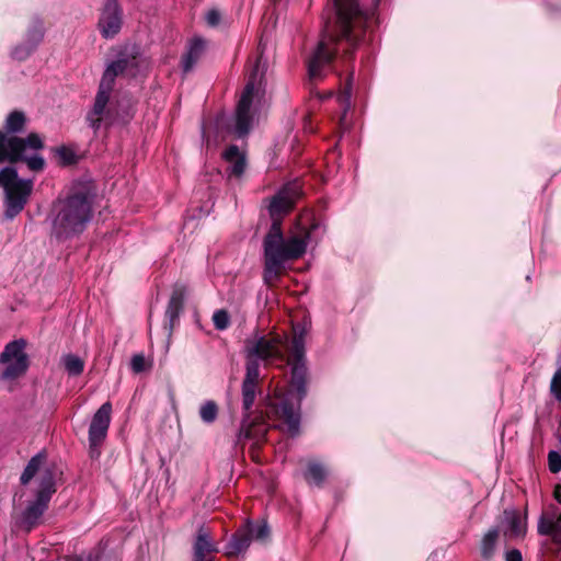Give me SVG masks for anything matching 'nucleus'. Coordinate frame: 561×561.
<instances>
[{
  "mask_svg": "<svg viewBox=\"0 0 561 561\" xmlns=\"http://www.w3.org/2000/svg\"><path fill=\"white\" fill-rule=\"evenodd\" d=\"M554 499L561 504V485L556 486Z\"/></svg>",
  "mask_w": 561,
  "mask_h": 561,
  "instance_id": "40",
  "label": "nucleus"
},
{
  "mask_svg": "<svg viewBox=\"0 0 561 561\" xmlns=\"http://www.w3.org/2000/svg\"><path fill=\"white\" fill-rule=\"evenodd\" d=\"M218 415V405L214 401H206L199 408V416L204 423L215 422Z\"/></svg>",
  "mask_w": 561,
  "mask_h": 561,
  "instance_id": "25",
  "label": "nucleus"
},
{
  "mask_svg": "<svg viewBox=\"0 0 561 561\" xmlns=\"http://www.w3.org/2000/svg\"><path fill=\"white\" fill-rule=\"evenodd\" d=\"M224 160L228 163L229 176L240 178L245 170V156L237 146L228 147L222 153Z\"/></svg>",
  "mask_w": 561,
  "mask_h": 561,
  "instance_id": "19",
  "label": "nucleus"
},
{
  "mask_svg": "<svg viewBox=\"0 0 561 561\" xmlns=\"http://www.w3.org/2000/svg\"><path fill=\"white\" fill-rule=\"evenodd\" d=\"M251 541L252 540H251L248 531L245 530V528L243 530L237 533L232 537L230 542L227 545V548H226L227 556H238V554L244 552L249 548Z\"/></svg>",
  "mask_w": 561,
  "mask_h": 561,
  "instance_id": "20",
  "label": "nucleus"
},
{
  "mask_svg": "<svg viewBox=\"0 0 561 561\" xmlns=\"http://www.w3.org/2000/svg\"><path fill=\"white\" fill-rule=\"evenodd\" d=\"M25 115L22 112H12L5 121L8 133L0 131V163L4 161H25L32 171H42L45 161L37 151L43 147V141L37 134H30L26 138H20L11 133L22 131L25 125Z\"/></svg>",
  "mask_w": 561,
  "mask_h": 561,
  "instance_id": "4",
  "label": "nucleus"
},
{
  "mask_svg": "<svg viewBox=\"0 0 561 561\" xmlns=\"http://www.w3.org/2000/svg\"><path fill=\"white\" fill-rule=\"evenodd\" d=\"M136 64V58H133L131 60L119 59L112 62L104 71L100 82L99 91L95 96L93 108L87 116L89 125L94 130H98L101 127V123L106 118L108 114L106 106L115 78L118 75L125 73L130 77L136 76V71L134 69Z\"/></svg>",
  "mask_w": 561,
  "mask_h": 561,
  "instance_id": "8",
  "label": "nucleus"
},
{
  "mask_svg": "<svg viewBox=\"0 0 561 561\" xmlns=\"http://www.w3.org/2000/svg\"><path fill=\"white\" fill-rule=\"evenodd\" d=\"M186 295V288L184 285H175L172 295L170 297V300L178 302L183 306L184 298Z\"/></svg>",
  "mask_w": 561,
  "mask_h": 561,
  "instance_id": "36",
  "label": "nucleus"
},
{
  "mask_svg": "<svg viewBox=\"0 0 561 561\" xmlns=\"http://www.w3.org/2000/svg\"><path fill=\"white\" fill-rule=\"evenodd\" d=\"M245 370V377L242 382V405L244 415H251V409L256 397L260 371H255L254 366L247 367Z\"/></svg>",
  "mask_w": 561,
  "mask_h": 561,
  "instance_id": "16",
  "label": "nucleus"
},
{
  "mask_svg": "<svg viewBox=\"0 0 561 561\" xmlns=\"http://www.w3.org/2000/svg\"><path fill=\"white\" fill-rule=\"evenodd\" d=\"M266 61L262 56H257L250 64L248 81L237 105L234 131L239 137L247 135L251 129L253 122L251 107L260 99L263 91Z\"/></svg>",
  "mask_w": 561,
  "mask_h": 561,
  "instance_id": "7",
  "label": "nucleus"
},
{
  "mask_svg": "<svg viewBox=\"0 0 561 561\" xmlns=\"http://www.w3.org/2000/svg\"><path fill=\"white\" fill-rule=\"evenodd\" d=\"M306 334V327L297 323L293 327L290 341L287 335L270 333L254 334L244 343L245 368L254 366L255 371H260L261 362L265 365L280 362V367L291 366L289 390H276L267 410L268 416L277 422L275 426L289 436L299 434L300 401L307 394Z\"/></svg>",
  "mask_w": 561,
  "mask_h": 561,
  "instance_id": "1",
  "label": "nucleus"
},
{
  "mask_svg": "<svg viewBox=\"0 0 561 561\" xmlns=\"http://www.w3.org/2000/svg\"><path fill=\"white\" fill-rule=\"evenodd\" d=\"M217 551V545L209 529L204 526L199 527L193 543L194 561H213Z\"/></svg>",
  "mask_w": 561,
  "mask_h": 561,
  "instance_id": "14",
  "label": "nucleus"
},
{
  "mask_svg": "<svg viewBox=\"0 0 561 561\" xmlns=\"http://www.w3.org/2000/svg\"><path fill=\"white\" fill-rule=\"evenodd\" d=\"M324 477H325V471L320 465H318L316 462H310L308 465V469L305 473V478L309 483H314V484L319 485L324 480Z\"/></svg>",
  "mask_w": 561,
  "mask_h": 561,
  "instance_id": "26",
  "label": "nucleus"
},
{
  "mask_svg": "<svg viewBox=\"0 0 561 561\" xmlns=\"http://www.w3.org/2000/svg\"><path fill=\"white\" fill-rule=\"evenodd\" d=\"M61 360L69 375L79 376L83 371L84 363L79 356L67 354L62 356Z\"/></svg>",
  "mask_w": 561,
  "mask_h": 561,
  "instance_id": "23",
  "label": "nucleus"
},
{
  "mask_svg": "<svg viewBox=\"0 0 561 561\" xmlns=\"http://www.w3.org/2000/svg\"><path fill=\"white\" fill-rule=\"evenodd\" d=\"M99 26L104 37L115 36L122 26L121 10L115 1L110 0L101 14Z\"/></svg>",
  "mask_w": 561,
  "mask_h": 561,
  "instance_id": "15",
  "label": "nucleus"
},
{
  "mask_svg": "<svg viewBox=\"0 0 561 561\" xmlns=\"http://www.w3.org/2000/svg\"><path fill=\"white\" fill-rule=\"evenodd\" d=\"M505 561H523V557L519 550L512 549L506 552Z\"/></svg>",
  "mask_w": 561,
  "mask_h": 561,
  "instance_id": "39",
  "label": "nucleus"
},
{
  "mask_svg": "<svg viewBox=\"0 0 561 561\" xmlns=\"http://www.w3.org/2000/svg\"><path fill=\"white\" fill-rule=\"evenodd\" d=\"M26 345L24 339H18L5 344L0 354V382L9 391L15 388L16 381L28 370Z\"/></svg>",
  "mask_w": 561,
  "mask_h": 561,
  "instance_id": "10",
  "label": "nucleus"
},
{
  "mask_svg": "<svg viewBox=\"0 0 561 561\" xmlns=\"http://www.w3.org/2000/svg\"><path fill=\"white\" fill-rule=\"evenodd\" d=\"M186 295V288L184 285H175L172 295L170 297V300L178 302L183 306L184 298Z\"/></svg>",
  "mask_w": 561,
  "mask_h": 561,
  "instance_id": "35",
  "label": "nucleus"
},
{
  "mask_svg": "<svg viewBox=\"0 0 561 561\" xmlns=\"http://www.w3.org/2000/svg\"><path fill=\"white\" fill-rule=\"evenodd\" d=\"M44 461L45 455L43 453H38L31 458L21 476L22 484H27L35 477L37 483L36 499L30 502L22 514L21 523L26 530H31L38 524L39 518L48 506L51 495L56 492L51 470L48 468H42Z\"/></svg>",
  "mask_w": 561,
  "mask_h": 561,
  "instance_id": "5",
  "label": "nucleus"
},
{
  "mask_svg": "<svg viewBox=\"0 0 561 561\" xmlns=\"http://www.w3.org/2000/svg\"><path fill=\"white\" fill-rule=\"evenodd\" d=\"M56 154L62 164H71L76 161V154L70 148L60 147L56 150Z\"/></svg>",
  "mask_w": 561,
  "mask_h": 561,
  "instance_id": "31",
  "label": "nucleus"
},
{
  "mask_svg": "<svg viewBox=\"0 0 561 561\" xmlns=\"http://www.w3.org/2000/svg\"><path fill=\"white\" fill-rule=\"evenodd\" d=\"M44 36V28L43 24L39 21H36L33 26L28 30L26 35V43L33 49L37 47V45L41 43Z\"/></svg>",
  "mask_w": 561,
  "mask_h": 561,
  "instance_id": "27",
  "label": "nucleus"
},
{
  "mask_svg": "<svg viewBox=\"0 0 561 561\" xmlns=\"http://www.w3.org/2000/svg\"><path fill=\"white\" fill-rule=\"evenodd\" d=\"M112 405L110 402L103 403L93 415L89 428V443L91 454H98L96 447L105 439L111 423Z\"/></svg>",
  "mask_w": 561,
  "mask_h": 561,
  "instance_id": "12",
  "label": "nucleus"
},
{
  "mask_svg": "<svg viewBox=\"0 0 561 561\" xmlns=\"http://www.w3.org/2000/svg\"><path fill=\"white\" fill-rule=\"evenodd\" d=\"M219 20H220V14L218 11L216 10H210L207 12L206 14V21L208 23V25L210 26H215L219 23Z\"/></svg>",
  "mask_w": 561,
  "mask_h": 561,
  "instance_id": "38",
  "label": "nucleus"
},
{
  "mask_svg": "<svg viewBox=\"0 0 561 561\" xmlns=\"http://www.w3.org/2000/svg\"><path fill=\"white\" fill-rule=\"evenodd\" d=\"M251 540H257L265 542L270 537V529L266 523L262 522L259 524H248L245 527Z\"/></svg>",
  "mask_w": 561,
  "mask_h": 561,
  "instance_id": "24",
  "label": "nucleus"
},
{
  "mask_svg": "<svg viewBox=\"0 0 561 561\" xmlns=\"http://www.w3.org/2000/svg\"><path fill=\"white\" fill-rule=\"evenodd\" d=\"M130 365H131V369L135 373H141L146 366V360H145L144 355H141V354L134 355L131 358Z\"/></svg>",
  "mask_w": 561,
  "mask_h": 561,
  "instance_id": "37",
  "label": "nucleus"
},
{
  "mask_svg": "<svg viewBox=\"0 0 561 561\" xmlns=\"http://www.w3.org/2000/svg\"><path fill=\"white\" fill-rule=\"evenodd\" d=\"M213 322L217 330H226L230 324V317L226 310L220 309L214 313Z\"/></svg>",
  "mask_w": 561,
  "mask_h": 561,
  "instance_id": "28",
  "label": "nucleus"
},
{
  "mask_svg": "<svg viewBox=\"0 0 561 561\" xmlns=\"http://www.w3.org/2000/svg\"><path fill=\"white\" fill-rule=\"evenodd\" d=\"M268 432V426L262 414L256 415H244L239 431L238 439H250L253 440L254 445L259 446L265 440V436Z\"/></svg>",
  "mask_w": 561,
  "mask_h": 561,
  "instance_id": "13",
  "label": "nucleus"
},
{
  "mask_svg": "<svg viewBox=\"0 0 561 561\" xmlns=\"http://www.w3.org/2000/svg\"><path fill=\"white\" fill-rule=\"evenodd\" d=\"M298 196V186L296 184L280 191L271 202L270 211L272 216H279L287 213L294 205Z\"/></svg>",
  "mask_w": 561,
  "mask_h": 561,
  "instance_id": "17",
  "label": "nucleus"
},
{
  "mask_svg": "<svg viewBox=\"0 0 561 561\" xmlns=\"http://www.w3.org/2000/svg\"><path fill=\"white\" fill-rule=\"evenodd\" d=\"M340 105L343 107V115L341 117V124H344L346 112L351 106V89L347 87L337 96Z\"/></svg>",
  "mask_w": 561,
  "mask_h": 561,
  "instance_id": "29",
  "label": "nucleus"
},
{
  "mask_svg": "<svg viewBox=\"0 0 561 561\" xmlns=\"http://www.w3.org/2000/svg\"><path fill=\"white\" fill-rule=\"evenodd\" d=\"M205 50V42L201 38L192 41L186 55L183 58V70L190 71Z\"/></svg>",
  "mask_w": 561,
  "mask_h": 561,
  "instance_id": "21",
  "label": "nucleus"
},
{
  "mask_svg": "<svg viewBox=\"0 0 561 561\" xmlns=\"http://www.w3.org/2000/svg\"><path fill=\"white\" fill-rule=\"evenodd\" d=\"M550 389L554 398L561 401V367L556 371L551 380Z\"/></svg>",
  "mask_w": 561,
  "mask_h": 561,
  "instance_id": "32",
  "label": "nucleus"
},
{
  "mask_svg": "<svg viewBox=\"0 0 561 561\" xmlns=\"http://www.w3.org/2000/svg\"><path fill=\"white\" fill-rule=\"evenodd\" d=\"M499 530L493 528L490 529L482 538L481 545H480V553L483 560L490 561L494 553L496 548V542L499 539Z\"/></svg>",
  "mask_w": 561,
  "mask_h": 561,
  "instance_id": "22",
  "label": "nucleus"
},
{
  "mask_svg": "<svg viewBox=\"0 0 561 561\" xmlns=\"http://www.w3.org/2000/svg\"><path fill=\"white\" fill-rule=\"evenodd\" d=\"M504 528L505 535L511 538L524 537L527 530L526 517L522 516L515 510H506L504 512Z\"/></svg>",
  "mask_w": 561,
  "mask_h": 561,
  "instance_id": "18",
  "label": "nucleus"
},
{
  "mask_svg": "<svg viewBox=\"0 0 561 561\" xmlns=\"http://www.w3.org/2000/svg\"><path fill=\"white\" fill-rule=\"evenodd\" d=\"M537 533L550 538L556 546L551 549L552 553L561 551V512L557 506L551 505L542 511L537 522Z\"/></svg>",
  "mask_w": 561,
  "mask_h": 561,
  "instance_id": "11",
  "label": "nucleus"
},
{
  "mask_svg": "<svg viewBox=\"0 0 561 561\" xmlns=\"http://www.w3.org/2000/svg\"><path fill=\"white\" fill-rule=\"evenodd\" d=\"M309 232L302 229L298 233L284 237L280 225L274 221L264 239V282L273 286L285 270V263L301 257L308 245Z\"/></svg>",
  "mask_w": 561,
  "mask_h": 561,
  "instance_id": "3",
  "label": "nucleus"
},
{
  "mask_svg": "<svg viewBox=\"0 0 561 561\" xmlns=\"http://www.w3.org/2000/svg\"><path fill=\"white\" fill-rule=\"evenodd\" d=\"M183 306L174 302L172 300H169L167 310H165V317L169 319L170 328H172L174 321L178 319Z\"/></svg>",
  "mask_w": 561,
  "mask_h": 561,
  "instance_id": "30",
  "label": "nucleus"
},
{
  "mask_svg": "<svg viewBox=\"0 0 561 561\" xmlns=\"http://www.w3.org/2000/svg\"><path fill=\"white\" fill-rule=\"evenodd\" d=\"M336 11L334 26L327 25L318 46L308 61L310 79L322 78L324 68L330 65L342 43L346 51L354 49L359 41V33L368 28L373 13L359 9L357 0H333Z\"/></svg>",
  "mask_w": 561,
  "mask_h": 561,
  "instance_id": "2",
  "label": "nucleus"
},
{
  "mask_svg": "<svg viewBox=\"0 0 561 561\" xmlns=\"http://www.w3.org/2000/svg\"><path fill=\"white\" fill-rule=\"evenodd\" d=\"M32 51H34L33 47L25 43L24 45L16 46L12 51V56L18 60H24L32 54Z\"/></svg>",
  "mask_w": 561,
  "mask_h": 561,
  "instance_id": "33",
  "label": "nucleus"
},
{
  "mask_svg": "<svg viewBox=\"0 0 561 561\" xmlns=\"http://www.w3.org/2000/svg\"><path fill=\"white\" fill-rule=\"evenodd\" d=\"M53 211V232L57 238H69L82 232L92 216L91 202L83 193L59 199Z\"/></svg>",
  "mask_w": 561,
  "mask_h": 561,
  "instance_id": "6",
  "label": "nucleus"
},
{
  "mask_svg": "<svg viewBox=\"0 0 561 561\" xmlns=\"http://www.w3.org/2000/svg\"><path fill=\"white\" fill-rule=\"evenodd\" d=\"M549 469L557 473L561 470V455L557 451H550L548 455Z\"/></svg>",
  "mask_w": 561,
  "mask_h": 561,
  "instance_id": "34",
  "label": "nucleus"
},
{
  "mask_svg": "<svg viewBox=\"0 0 561 561\" xmlns=\"http://www.w3.org/2000/svg\"><path fill=\"white\" fill-rule=\"evenodd\" d=\"M33 180L19 178L13 167H5L0 170V187L4 193V216L13 219L19 215L28 202L33 192Z\"/></svg>",
  "mask_w": 561,
  "mask_h": 561,
  "instance_id": "9",
  "label": "nucleus"
}]
</instances>
